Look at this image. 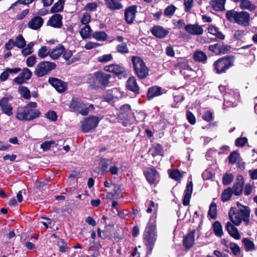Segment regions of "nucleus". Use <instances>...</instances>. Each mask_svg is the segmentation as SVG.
I'll return each mask as SVG.
<instances>
[{
	"mask_svg": "<svg viewBox=\"0 0 257 257\" xmlns=\"http://www.w3.org/2000/svg\"><path fill=\"white\" fill-rule=\"evenodd\" d=\"M37 104L35 102H30L25 106L17 108L15 117L21 121H31L40 115L39 110L36 109Z\"/></svg>",
	"mask_w": 257,
	"mask_h": 257,
	"instance_id": "obj_1",
	"label": "nucleus"
},
{
	"mask_svg": "<svg viewBox=\"0 0 257 257\" xmlns=\"http://www.w3.org/2000/svg\"><path fill=\"white\" fill-rule=\"evenodd\" d=\"M111 77L110 74L98 71L93 75H89L87 81L93 88H98L101 86H106L109 83Z\"/></svg>",
	"mask_w": 257,
	"mask_h": 257,
	"instance_id": "obj_2",
	"label": "nucleus"
},
{
	"mask_svg": "<svg viewBox=\"0 0 257 257\" xmlns=\"http://www.w3.org/2000/svg\"><path fill=\"white\" fill-rule=\"evenodd\" d=\"M144 239L148 248V254H151L157 239L156 224L150 220L147 224L144 233Z\"/></svg>",
	"mask_w": 257,
	"mask_h": 257,
	"instance_id": "obj_3",
	"label": "nucleus"
},
{
	"mask_svg": "<svg viewBox=\"0 0 257 257\" xmlns=\"http://www.w3.org/2000/svg\"><path fill=\"white\" fill-rule=\"evenodd\" d=\"M132 61L137 76L142 79L146 78L149 75V69L142 59L134 56L132 57Z\"/></svg>",
	"mask_w": 257,
	"mask_h": 257,
	"instance_id": "obj_4",
	"label": "nucleus"
},
{
	"mask_svg": "<svg viewBox=\"0 0 257 257\" xmlns=\"http://www.w3.org/2000/svg\"><path fill=\"white\" fill-rule=\"evenodd\" d=\"M232 56H225L218 59L214 62V68L218 74L226 72V70L233 65Z\"/></svg>",
	"mask_w": 257,
	"mask_h": 257,
	"instance_id": "obj_5",
	"label": "nucleus"
},
{
	"mask_svg": "<svg viewBox=\"0 0 257 257\" xmlns=\"http://www.w3.org/2000/svg\"><path fill=\"white\" fill-rule=\"evenodd\" d=\"M100 119L99 117L95 115L84 118L81 122L82 132L87 133L94 130L97 126Z\"/></svg>",
	"mask_w": 257,
	"mask_h": 257,
	"instance_id": "obj_6",
	"label": "nucleus"
},
{
	"mask_svg": "<svg viewBox=\"0 0 257 257\" xmlns=\"http://www.w3.org/2000/svg\"><path fill=\"white\" fill-rule=\"evenodd\" d=\"M56 65L54 62L44 61L39 63L36 66L34 73L38 77H42L50 71L55 69Z\"/></svg>",
	"mask_w": 257,
	"mask_h": 257,
	"instance_id": "obj_7",
	"label": "nucleus"
},
{
	"mask_svg": "<svg viewBox=\"0 0 257 257\" xmlns=\"http://www.w3.org/2000/svg\"><path fill=\"white\" fill-rule=\"evenodd\" d=\"M70 107L74 111L79 112L82 115H87L88 114V107L79 98H73L70 104Z\"/></svg>",
	"mask_w": 257,
	"mask_h": 257,
	"instance_id": "obj_8",
	"label": "nucleus"
},
{
	"mask_svg": "<svg viewBox=\"0 0 257 257\" xmlns=\"http://www.w3.org/2000/svg\"><path fill=\"white\" fill-rule=\"evenodd\" d=\"M137 6L132 5L124 10V18L126 24H132L135 20L137 13Z\"/></svg>",
	"mask_w": 257,
	"mask_h": 257,
	"instance_id": "obj_9",
	"label": "nucleus"
},
{
	"mask_svg": "<svg viewBox=\"0 0 257 257\" xmlns=\"http://www.w3.org/2000/svg\"><path fill=\"white\" fill-rule=\"evenodd\" d=\"M104 70L106 72L113 73L116 76L123 75L126 74L125 68L119 64H112L105 66Z\"/></svg>",
	"mask_w": 257,
	"mask_h": 257,
	"instance_id": "obj_10",
	"label": "nucleus"
},
{
	"mask_svg": "<svg viewBox=\"0 0 257 257\" xmlns=\"http://www.w3.org/2000/svg\"><path fill=\"white\" fill-rule=\"evenodd\" d=\"M48 82L59 92H63L67 89V83L61 79L55 77H50Z\"/></svg>",
	"mask_w": 257,
	"mask_h": 257,
	"instance_id": "obj_11",
	"label": "nucleus"
},
{
	"mask_svg": "<svg viewBox=\"0 0 257 257\" xmlns=\"http://www.w3.org/2000/svg\"><path fill=\"white\" fill-rule=\"evenodd\" d=\"M208 49L216 55L224 54L226 53L229 48L222 43H216L208 46Z\"/></svg>",
	"mask_w": 257,
	"mask_h": 257,
	"instance_id": "obj_12",
	"label": "nucleus"
},
{
	"mask_svg": "<svg viewBox=\"0 0 257 257\" xmlns=\"http://www.w3.org/2000/svg\"><path fill=\"white\" fill-rule=\"evenodd\" d=\"M250 15L248 13L242 11L238 12L235 23L244 27L248 26L249 24Z\"/></svg>",
	"mask_w": 257,
	"mask_h": 257,
	"instance_id": "obj_13",
	"label": "nucleus"
},
{
	"mask_svg": "<svg viewBox=\"0 0 257 257\" xmlns=\"http://www.w3.org/2000/svg\"><path fill=\"white\" fill-rule=\"evenodd\" d=\"M8 97H4L0 100V107L2 112L8 116L13 114V107L9 103Z\"/></svg>",
	"mask_w": 257,
	"mask_h": 257,
	"instance_id": "obj_14",
	"label": "nucleus"
},
{
	"mask_svg": "<svg viewBox=\"0 0 257 257\" xmlns=\"http://www.w3.org/2000/svg\"><path fill=\"white\" fill-rule=\"evenodd\" d=\"M145 176L151 184H156L159 181V175L154 168L149 169L145 173Z\"/></svg>",
	"mask_w": 257,
	"mask_h": 257,
	"instance_id": "obj_15",
	"label": "nucleus"
},
{
	"mask_svg": "<svg viewBox=\"0 0 257 257\" xmlns=\"http://www.w3.org/2000/svg\"><path fill=\"white\" fill-rule=\"evenodd\" d=\"M185 30L189 34L192 35H201L203 33L202 26L197 24H188L185 27Z\"/></svg>",
	"mask_w": 257,
	"mask_h": 257,
	"instance_id": "obj_16",
	"label": "nucleus"
},
{
	"mask_svg": "<svg viewBox=\"0 0 257 257\" xmlns=\"http://www.w3.org/2000/svg\"><path fill=\"white\" fill-rule=\"evenodd\" d=\"M236 182L232 187L233 194L236 196H239L242 194L244 185V180L242 176L238 175L236 178Z\"/></svg>",
	"mask_w": 257,
	"mask_h": 257,
	"instance_id": "obj_17",
	"label": "nucleus"
},
{
	"mask_svg": "<svg viewBox=\"0 0 257 257\" xmlns=\"http://www.w3.org/2000/svg\"><path fill=\"white\" fill-rule=\"evenodd\" d=\"M152 34L156 38L163 39L169 34V31L161 26H155L151 30Z\"/></svg>",
	"mask_w": 257,
	"mask_h": 257,
	"instance_id": "obj_18",
	"label": "nucleus"
},
{
	"mask_svg": "<svg viewBox=\"0 0 257 257\" xmlns=\"http://www.w3.org/2000/svg\"><path fill=\"white\" fill-rule=\"evenodd\" d=\"M44 23V20L40 16H35L28 23V26L29 28L37 30L39 29Z\"/></svg>",
	"mask_w": 257,
	"mask_h": 257,
	"instance_id": "obj_19",
	"label": "nucleus"
},
{
	"mask_svg": "<svg viewBox=\"0 0 257 257\" xmlns=\"http://www.w3.org/2000/svg\"><path fill=\"white\" fill-rule=\"evenodd\" d=\"M62 16L58 14L53 15L48 20L47 25L54 28H59L62 25Z\"/></svg>",
	"mask_w": 257,
	"mask_h": 257,
	"instance_id": "obj_20",
	"label": "nucleus"
},
{
	"mask_svg": "<svg viewBox=\"0 0 257 257\" xmlns=\"http://www.w3.org/2000/svg\"><path fill=\"white\" fill-rule=\"evenodd\" d=\"M195 230H192L184 237L183 239V245L186 249L191 248L194 245L195 241Z\"/></svg>",
	"mask_w": 257,
	"mask_h": 257,
	"instance_id": "obj_21",
	"label": "nucleus"
},
{
	"mask_svg": "<svg viewBox=\"0 0 257 257\" xmlns=\"http://www.w3.org/2000/svg\"><path fill=\"white\" fill-rule=\"evenodd\" d=\"M193 191V183L190 181L187 184L184 191V196L183 199V204L184 206L189 205Z\"/></svg>",
	"mask_w": 257,
	"mask_h": 257,
	"instance_id": "obj_22",
	"label": "nucleus"
},
{
	"mask_svg": "<svg viewBox=\"0 0 257 257\" xmlns=\"http://www.w3.org/2000/svg\"><path fill=\"white\" fill-rule=\"evenodd\" d=\"M131 112V106L127 104H123L119 108L118 117L121 119L128 120Z\"/></svg>",
	"mask_w": 257,
	"mask_h": 257,
	"instance_id": "obj_23",
	"label": "nucleus"
},
{
	"mask_svg": "<svg viewBox=\"0 0 257 257\" xmlns=\"http://www.w3.org/2000/svg\"><path fill=\"white\" fill-rule=\"evenodd\" d=\"M107 8L111 11L120 10L123 8L122 4L118 0H104Z\"/></svg>",
	"mask_w": 257,
	"mask_h": 257,
	"instance_id": "obj_24",
	"label": "nucleus"
},
{
	"mask_svg": "<svg viewBox=\"0 0 257 257\" xmlns=\"http://www.w3.org/2000/svg\"><path fill=\"white\" fill-rule=\"evenodd\" d=\"M126 87L128 90L133 91L136 94L139 93V87L135 77H131L128 79L126 82Z\"/></svg>",
	"mask_w": 257,
	"mask_h": 257,
	"instance_id": "obj_25",
	"label": "nucleus"
},
{
	"mask_svg": "<svg viewBox=\"0 0 257 257\" xmlns=\"http://www.w3.org/2000/svg\"><path fill=\"white\" fill-rule=\"evenodd\" d=\"M226 229L229 234L234 239H239L240 238V235L237 228L234 226L230 222L226 223Z\"/></svg>",
	"mask_w": 257,
	"mask_h": 257,
	"instance_id": "obj_26",
	"label": "nucleus"
},
{
	"mask_svg": "<svg viewBox=\"0 0 257 257\" xmlns=\"http://www.w3.org/2000/svg\"><path fill=\"white\" fill-rule=\"evenodd\" d=\"M226 0H211L210 2L212 9L215 11L225 10V4Z\"/></svg>",
	"mask_w": 257,
	"mask_h": 257,
	"instance_id": "obj_27",
	"label": "nucleus"
},
{
	"mask_svg": "<svg viewBox=\"0 0 257 257\" xmlns=\"http://www.w3.org/2000/svg\"><path fill=\"white\" fill-rule=\"evenodd\" d=\"M64 50V47L61 44H59L54 49L50 51V57L53 60L57 59L63 54Z\"/></svg>",
	"mask_w": 257,
	"mask_h": 257,
	"instance_id": "obj_28",
	"label": "nucleus"
},
{
	"mask_svg": "<svg viewBox=\"0 0 257 257\" xmlns=\"http://www.w3.org/2000/svg\"><path fill=\"white\" fill-rule=\"evenodd\" d=\"M229 218L231 221L236 226L239 225L242 221V219L237 211H234L232 208L230 209L229 212Z\"/></svg>",
	"mask_w": 257,
	"mask_h": 257,
	"instance_id": "obj_29",
	"label": "nucleus"
},
{
	"mask_svg": "<svg viewBox=\"0 0 257 257\" xmlns=\"http://www.w3.org/2000/svg\"><path fill=\"white\" fill-rule=\"evenodd\" d=\"M243 209L237 211L242 220L247 224L249 222L250 208L245 206H242Z\"/></svg>",
	"mask_w": 257,
	"mask_h": 257,
	"instance_id": "obj_30",
	"label": "nucleus"
},
{
	"mask_svg": "<svg viewBox=\"0 0 257 257\" xmlns=\"http://www.w3.org/2000/svg\"><path fill=\"white\" fill-rule=\"evenodd\" d=\"M161 87L157 86H154L149 88L147 92V97L149 99H152L155 97L160 96L162 94Z\"/></svg>",
	"mask_w": 257,
	"mask_h": 257,
	"instance_id": "obj_31",
	"label": "nucleus"
},
{
	"mask_svg": "<svg viewBox=\"0 0 257 257\" xmlns=\"http://www.w3.org/2000/svg\"><path fill=\"white\" fill-rule=\"evenodd\" d=\"M193 57L195 61L200 62H205L207 58L206 54L201 51L195 52Z\"/></svg>",
	"mask_w": 257,
	"mask_h": 257,
	"instance_id": "obj_32",
	"label": "nucleus"
},
{
	"mask_svg": "<svg viewBox=\"0 0 257 257\" xmlns=\"http://www.w3.org/2000/svg\"><path fill=\"white\" fill-rule=\"evenodd\" d=\"M65 0H59L51 8L50 12L51 13H56L63 11Z\"/></svg>",
	"mask_w": 257,
	"mask_h": 257,
	"instance_id": "obj_33",
	"label": "nucleus"
},
{
	"mask_svg": "<svg viewBox=\"0 0 257 257\" xmlns=\"http://www.w3.org/2000/svg\"><path fill=\"white\" fill-rule=\"evenodd\" d=\"M93 38L98 41L104 42L107 39V34L103 31L95 32L92 34Z\"/></svg>",
	"mask_w": 257,
	"mask_h": 257,
	"instance_id": "obj_34",
	"label": "nucleus"
},
{
	"mask_svg": "<svg viewBox=\"0 0 257 257\" xmlns=\"http://www.w3.org/2000/svg\"><path fill=\"white\" fill-rule=\"evenodd\" d=\"M242 242L243 243L244 248L246 251L253 250L255 249V245L254 243L248 238H243L242 239Z\"/></svg>",
	"mask_w": 257,
	"mask_h": 257,
	"instance_id": "obj_35",
	"label": "nucleus"
},
{
	"mask_svg": "<svg viewBox=\"0 0 257 257\" xmlns=\"http://www.w3.org/2000/svg\"><path fill=\"white\" fill-rule=\"evenodd\" d=\"M213 228L216 236L219 237L222 236L223 234L222 227L219 221H216L213 224Z\"/></svg>",
	"mask_w": 257,
	"mask_h": 257,
	"instance_id": "obj_36",
	"label": "nucleus"
},
{
	"mask_svg": "<svg viewBox=\"0 0 257 257\" xmlns=\"http://www.w3.org/2000/svg\"><path fill=\"white\" fill-rule=\"evenodd\" d=\"M18 91L25 99H29L31 98L30 91L27 87L23 86H19Z\"/></svg>",
	"mask_w": 257,
	"mask_h": 257,
	"instance_id": "obj_37",
	"label": "nucleus"
},
{
	"mask_svg": "<svg viewBox=\"0 0 257 257\" xmlns=\"http://www.w3.org/2000/svg\"><path fill=\"white\" fill-rule=\"evenodd\" d=\"M239 7L241 9H245L249 11L254 10L255 7L252 4L249 0H242L240 4Z\"/></svg>",
	"mask_w": 257,
	"mask_h": 257,
	"instance_id": "obj_38",
	"label": "nucleus"
},
{
	"mask_svg": "<svg viewBox=\"0 0 257 257\" xmlns=\"http://www.w3.org/2000/svg\"><path fill=\"white\" fill-rule=\"evenodd\" d=\"M14 43L15 46L20 49L24 48L26 45V43L24 37L21 34L19 35L16 37L15 41H14Z\"/></svg>",
	"mask_w": 257,
	"mask_h": 257,
	"instance_id": "obj_39",
	"label": "nucleus"
},
{
	"mask_svg": "<svg viewBox=\"0 0 257 257\" xmlns=\"http://www.w3.org/2000/svg\"><path fill=\"white\" fill-rule=\"evenodd\" d=\"M233 194V190L231 188L229 187L225 189L221 195V200L223 202L228 201Z\"/></svg>",
	"mask_w": 257,
	"mask_h": 257,
	"instance_id": "obj_40",
	"label": "nucleus"
},
{
	"mask_svg": "<svg viewBox=\"0 0 257 257\" xmlns=\"http://www.w3.org/2000/svg\"><path fill=\"white\" fill-rule=\"evenodd\" d=\"M228 247H229L234 255L238 256L240 254V248L236 243L230 242L228 244Z\"/></svg>",
	"mask_w": 257,
	"mask_h": 257,
	"instance_id": "obj_41",
	"label": "nucleus"
},
{
	"mask_svg": "<svg viewBox=\"0 0 257 257\" xmlns=\"http://www.w3.org/2000/svg\"><path fill=\"white\" fill-rule=\"evenodd\" d=\"M91 32L90 27L86 25L80 30V34L82 38L84 39L90 37Z\"/></svg>",
	"mask_w": 257,
	"mask_h": 257,
	"instance_id": "obj_42",
	"label": "nucleus"
},
{
	"mask_svg": "<svg viewBox=\"0 0 257 257\" xmlns=\"http://www.w3.org/2000/svg\"><path fill=\"white\" fill-rule=\"evenodd\" d=\"M38 55L41 59H43L48 55L50 56V50L46 46H42L39 49Z\"/></svg>",
	"mask_w": 257,
	"mask_h": 257,
	"instance_id": "obj_43",
	"label": "nucleus"
},
{
	"mask_svg": "<svg viewBox=\"0 0 257 257\" xmlns=\"http://www.w3.org/2000/svg\"><path fill=\"white\" fill-rule=\"evenodd\" d=\"M238 13V12L234 10L227 11L226 13L225 16L228 21L235 23Z\"/></svg>",
	"mask_w": 257,
	"mask_h": 257,
	"instance_id": "obj_44",
	"label": "nucleus"
},
{
	"mask_svg": "<svg viewBox=\"0 0 257 257\" xmlns=\"http://www.w3.org/2000/svg\"><path fill=\"white\" fill-rule=\"evenodd\" d=\"M169 174L170 177L176 181H179L182 178L181 173L178 169L169 170Z\"/></svg>",
	"mask_w": 257,
	"mask_h": 257,
	"instance_id": "obj_45",
	"label": "nucleus"
},
{
	"mask_svg": "<svg viewBox=\"0 0 257 257\" xmlns=\"http://www.w3.org/2000/svg\"><path fill=\"white\" fill-rule=\"evenodd\" d=\"M152 151L153 153L152 155L156 156L157 155H163V147L159 144H155L154 145Z\"/></svg>",
	"mask_w": 257,
	"mask_h": 257,
	"instance_id": "obj_46",
	"label": "nucleus"
},
{
	"mask_svg": "<svg viewBox=\"0 0 257 257\" xmlns=\"http://www.w3.org/2000/svg\"><path fill=\"white\" fill-rule=\"evenodd\" d=\"M116 50L118 53L121 54H127L129 52V50L126 43H122L117 45Z\"/></svg>",
	"mask_w": 257,
	"mask_h": 257,
	"instance_id": "obj_47",
	"label": "nucleus"
},
{
	"mask_svg": "<svg viewBox=\"0 0 257 257\" xmlns=\"http://www.w3.org/2000/svg\"><path fill=\"white\" fill-rule=\"evenodd\" d=\"M208 215L211 218L215 219L217 215V207L216 204L214 202L211 203L208 211Z\"/></svg>",
	"mask_w": 257,
	"mask_h": 257,
	"instance_id": "obj_48",
	"label": "nucleus"
},
{
	"mask_svg": "<svg viewBox=\"0 0 257 257\" xmlns=\"http://www.w3.org/2000/svg\"><path fill=\"white\" fill-rule=\"evenodd\" d=\"M112 59V55L111 54H105L97 58L98 62L101 63H105L110 61Z\"/></svg>",
	"mask_w": 257,
	"mask_h": 257,
	"instance_id": "obj_49",
	"label": "nucleus"
},
{
	"mask_svg": "<svg viewBox=\"0 0 257 257\" xmlns=\"http://www.w3.org/2000/svg\"><path fill=\"white\" fill-rule=\"evenodd\" d=\"M239 157V154L237 151L231 152L228 156L229 163L231 164H234L237 162Z\"/></svg>",
	"mask_w": 257,
	"mask_h": 257,
	"instance_id": "obj_50",
	"label": "nucleus"
},
{
	"mask_svg": "<svg viewBox=\"0 0 257 257\" xmlns=\"http://www.w3.org/2000/svg\"><path fill=\"white\" fill-rule=\"evenodd\" d=\"M176 10V7L173 5L168 6L164 10V13L166 16L171 17H172Z\"/></svg>",
	"mask_w": 257,
	"mask_h": 257,
	"instance_id": "obj_51",
	"label": "nucleus"
},
{
	"mask_svg": "<svg viewBox=\"0 0 257 257\" xmlns=\"http://www.w3.org/2000/svg\"><path fill=\"white\" fill-rule=\"evenodd\" d=\"M57 244L61 252H65L67 251L68 246L67 243L62 239H60L57 242Z\"/></svg>",
	"mask_w": 257,
	"mask_h": 257,
	"instance_id": "obj_52",
	"label": "nucleus"
},
{
	"mask_svg": "<svg viewBox=\"0 0 257 257\" xmlns=\"http://www.w3.org/2000/svg\"><path fill=\"white\" fill-rule=\"evenodd\" d=\"M32 72L27 68H24L22 70V72L21 74V75L26 80L30 79L32 76Z\"/></svg>",
	"mask_w": 257,
	"mask_h": 257,
	"instance_id": "obj_53",
	"label": "nucleus"
},
{
	"mask_svg": "<svg viewBox=\"0 0 257 257\" xmlns=\"http://www.w3.org/2000/svg\"><path fill=\"white\" fill-rule=\"evenodd\" d=\"M62 54L63 58L67 61H69L68 64H71L74 62V61L72 60V59L71 61L69 60L70 58H71L73 55V53L71 50H65Z\"/></svg>",
	"mask_w": 257,
	"mask_h": 257,
	"instance_id": "obj_54",
	"label": "nucleus"
},
{
	"mask_svg": "<svg viewBox=\"0 0 257 257\" xmlns=\"http://www.w3.org/2000/svg\"><path fill=\"white\" fill-rule=\"evenodd\" d=\"M54 144L55 142L53 141H46L41 145V148L44 151H47L49 150L51 148V146Z\"/></svg>",
	"mask_w": 257,
	"mask_h": 257,
	"instance_id": "obj_55",
	"label": "nucleus"
},
{
	"mask_svg": "<svg viewBox=\"0 0 257 257\" xmlns=\"http://www.w3.org/2000/svg\"><path fill=\"white\" fill-rule=\"evenodd\" d=\"M233 178L232 174H226L223 177L222 183L224 185H228L232 182Z\"/></svg>",
	"mask_w": 257,
	"mask_h": 257,
	"instance_id": "obj_56",
	"label": "nucleus"
},
{
	"mask_svg": "<svg viewBox=\"0 0 257 257\" xmlns=\"http://www.w3.org/2000/svg\"><path fill=\"white\" fill-rule=\"evenodd\" d=\"M36 62V57L35 55H32L29 57L26 60L27 65L29 67H32L35 65Z\"/></svg>",
	"mask_w": 257,
	"mask_h": 257,
	"instance_id": "obj_57",
	"label": "nucleus"
},
{
	"mask_svg": "<svg viewBox=\"0 0 257 257\" xmlns=\"http://www.w3.org/2000/svg\"><path fill=\"white\" fill-rule=\"evenodd\" d=\"M247 142L246 138H237L235 140V145L238 147H242L245 145Z\"/></svg>",
	"mask_w": 257,
	"mask_h": 257,
	"instance_id": "obj_58",
	"label": "nucleus"
},
{
	"mask_svg": "<svg viewBox=\"0 0 257 257\" xmlns=\"http://www.w3.org/2000/svg\"><path fill=\"white\" fill-rule=\"evenodd\" d=\"M100 45H101L98 43L90 41L86 43L84 46V48H85L86 50H91L92 49L99 47Z\"/></svg>",
	"mask_w": 257,
	"mask_h": 257,
	"instance_id": "obj_59",
	"label": "nucleus"
},
{
	"mask_svg": "<svg viewBox=\"0 0 257 257\" xmlns=\"http://www.w3.org/2000/svg\"><path fill=\"white\" fill-rule=\"evenodd\" d=\"M91 16L88 13H84L82 18L81 19V23L83 25H87L90 21Z\"/></svg>",
	"mask_w": 257,
	"mask_h": 257,
	"instance_id": "obj_60",
	"label": "nucleus"
},
{
	"mask_svg": "<svg viewBox=\"0 0 257 257\" xmlns=\"http://www.w3.org/2000/svg\"><path fill=\"white\" fill-rule=\"evenodd\" d=\"M185 11V12H189L192 8L194 5L193 0H184Z\"/></svg>",
	"mask_w": 257,
	"mask_h": 257,
	"instance_id": "obj_61",
	"label": "nucleus"
},
{
	"mask_svg": "<svg viewBox=\"0 0 257 257\" xmlns=\"http://www.w3.org/2000/svg\"><path fill=\"white\" fill-rule=\"evenodd\" d=\"M46 117L52 121H56L57 119V114L54 111H49L46 113Z\"/></svg>",
	"mask_w": 257,
	"mask_h": 257,
	"instance_id": "obj_62",
	"label": "nucleus"
},
{
	"mask_svg": "<svg viewBox=\"0 0 257 257\" xmlns=\"http://www.w3.org/2000/svg\"><path fill=\"white\" fill-rule=\"evenodd\" d=\"M186 117L188 121L191 124H194L196 122V118L194 114L190 111H187Z\"/></svg>",
	"mask_w": 257,
	"mask_h": 257,
	"instance_id": "obj_63",
	"label": "nucleus"
},
{
	"mask_svg": "<svg viewBox=\"0 0 257 257\" xmlns=\"http://www.w3.org/2000/svg\"><path fill=\"white\" fill-rule=\"evenodd\" d=\"M98 5L95 3H90L86 4L85 6V9L90 11H96Z\"/></svg>",
	"mask_w": 257,
	"mask_h": 257,
	"instance_id": "obj_64",
	"label": "nucleus"
}]
</instances>
